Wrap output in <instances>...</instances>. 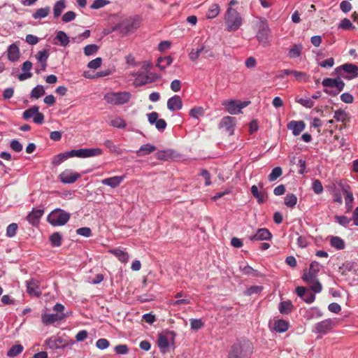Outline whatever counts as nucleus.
Wrapping results in <instances>:
<instances>
[{"instance_id": "nucleus-1", "label": "nucleus", "mask_w": 358, "mask_h": 358, "mask_svg": "<svg viewBox=\"0 0 358 358\" xmlns=\"http://www.w3.org/2000/svg\"><path fill=\"white\" fill-rule=\"evenodd\" d=\"M224 20L226 30L228 31H237L243 24L241 15L234 8L228 7L224 14Z\"/></svg>"}, {"instance_id": "nucleus-2", "label": "nucleus", "mask_w": 358, "mask_h": 358, "mask_svg": "<svg viewBox=\"0 0 358 358\" xmlns=\"http://www.w3.org/2000/svg\"><path fill=\"white\" fill-rule=\"evenodd\" d=\"M252 353V347L249 341H238L231 346L228 358H250Z\"/></svg>"}, {"instance_id": "nucleus-3", "label": "nucleus", "mask_w": 358, "mask_h": 358, "mask_svg": "<svg viewBox=\"0 0 358 358\" xmlns=\"http://www.w3.org/2000/svg\"><path fill=\"white\" fill-rule=\"evenodd\" d=\"M70 217V213L61 208H56L48 215L47 220L54 227L63 226L69 222Z\"/></svg>"}, {"instance_id": "nucleus-4", "label": "nucleus", "mask_w": 358, "mask_h": 358, "mask_svg": "<svg viewBox=\"0 0 358 358\" xmlns=\"http://www.w3.org/2000/svg\"><path fill=\"white\" fill-rule=\"evenodd\" d=\"M131 98L128 92H109L104 94L103 99L108 104L122 105L127 103Z\"/></svg>"}, {"instance_id": "nucleus-5", "label": "nucleus", "mask_w": 358, "mask_h": 358, "mask_svg": "<svg viewBox=\"0 0 358 358\" xmlns=\"http://www.w3.org/2000/svg\"><path fill=\"white\" fill-rule=\"evenodd\" d=\"M103 154V150L99 148H80L78 150H71L69 151V156L78 158H88L99 156Z\"/></svg>"}, {"instance_id": "nucleus-6", "label": "nucleus", "mask_w": 358, "mask_h": 358, "mask_svg": "<svg viewBox=\"0 0 358 358\" xmlns=\"http://www.w3.org/2000/svg\"><path fill=\"white\" fill-rule=\"evenodd\" d=\"M321 265L316 261H313L309 266L308 269L305 270L301 277L302 280L308 284H310L317 279V275L320 272Z\"/></svg>"}, {"instance_id": "nucleus-7", "label": "nucleus", "mask_w": 358, "mask_h": 358, "mask_svg": "<svg viewBox=\"0 0 358 358\" xmlns=\"http://www.w3.org/2000/svg\"><path fill=\"white\" fill-rule=\"evenodd\" d=\"M335 326V320L325 319L314 324L312 332L316 334L326 335L330 332Z\"/></svg>"}, {"instance_id": "nucleus-8", "label": "nucleus", "mask_w": 358, "mask_h": 358, "mask_svg": "<svg viewBox=\"0 0 358 358\" xmlns=\"http://www.w3.org/2000/svg\"><path fill=\"white\" fill-rule=\"evenodd\" d=\"M116 25L117 31L122 36L134 33L138 28V23L131 19L124 20Z\"/></svg>"}, {"instance_id": "nucleus-9", "label": "nucleus", "mask_w": 358, "mask_h": 358, "mask_svg": "<svg viewBox=\"0 0 358 358\" xmlns=\"http://www.w3.org/2000/svg\"><path fill=\"white\" fill-rule=\"evenodd\" d=\"M45 345L51 350H57L65 348L69 342L65 338L53 336L45 341Z\"/></svg>"}, {"instance_id": "nucleus-10", "label": "nucleus", "mask_w": 358, "mask_h": 358, "mask_svg": "<svg viewBox=\"0 0 358 358\" xmlns=\"http://www.w3.org/2000/svg\"><path fill=\"white\" fill-rule=\"evenodd\" d=\"M80 177V173L73 171L71 169H66L62 172L59 178L62 183L71 184L76 182Z\"/></svg>"}, {"instance_id": "nucleus-11", "label": "nucleus", "mask_w": 358, "mask_h": 358, "mask_svg": "<svg viewBox=\"0 0 358 358\" xmlns=\"http://www.w3.org/2000/svg\"><path fill=\"white\" fill-rule=\"evenodd\" d=\"M148 122L150 124H154L157 129L163 131L167 124L164 119H159V114L157 112H152L147 114Z\"/></svg>"}, {"instance_id": "nucleus-12", "label": "nucleus", "mask_w": 358, "mask_h": 358, "mask_svg": "<svg viewBox=\"0 0 358 358\" xmlns=\"http://www.w3.org/2000/svg\"><path fill=\"white\" fill-rule=\"evenodd\" d=\"M270 33V29L267 24H262L257 34V38L260 44L264 47H266L269 44L268 41V35Z\"/></svg>"}, {"instance_id": "nucleus-13", "label": "nucleus", "mask_w": 358, "mask_h": 358, "mask_svg": "<svg viewBox=\"0 0 358 358\" xmlns=\"http://www.w3.org/2000/svg\"><path fill=\"white\" fill-rule=\"evenodd\" d=\"M235 125L236 118L231 116H226L221 120L219 127L224 129L230 135H233Z\"/></svg>"}, {"instance_id": "nucleus-14", "label": "nucleus", "mask_w": 358, "mask_h": 358, "mask_svg": "<svg viewBox=\"0 0 358 358\" xmlns=\"http://www.w3.org/2000/svg\"><path fill=\"white\" fill-rule=\"evenodd\" d=\"M272 238V234L270 231L266 228H260L257 232L249 237L252 241H270Z\"/></svg>"}, {"instance_id": "nucleus-15", "label": "nucleus", "mask_w": 358, "mask_h": 358, "mask_svg": "<svg viewBox=\"0 0 358 358\" xmlns=\"http://www.w3.org/2000/svg\"><path fill=\"white\" fill-rule=\"evenodd\" d=\"M322 84L326 87L336 88L338 91H343L345 87V83L339 78H324Z\"/></svg>"}, {"instance_id": "nucleus-16", "label": "nucleus", "mask_w": 358, "mask_h": 358, "mask_svg": "<svg viewBox=\"0 0 358 358\" xmlns=\"http://www.w3.org/2000/svg\"><path fill=\"white\" fill-rule=\"evenodd\" d=\"M340 69H342L344 72L350 74L349 76H343L346 79H352L358 76V66L353 64H345L338 68L336 69V71H338Z\"/></svg>"}, {"instance_id": "nucleus-17", "label": "nucleus", "mask_w": 358, "mask_h": 358, "mask_svg": "<svg viewBox=\"0 0 358 358\" xmlns=\"http://www.w3.org/2000/svg\"><path fill=\"white\" fill-rule=\"evenodd\" d=\"M44 213L43 209L33 208L27 215V220L33 226H36L39 223L40 219Z\"/></svg>"}, {"instance_id": "nucleus-18", "label": "nucleus", "mask_w": 358, "mask_h": 358, "mask_svg": "<svg viewBox=\"0 0 358 358\" xmlns=\"http://www.w3.org/2000/svg\"><path fill=\"white\" fill-rule=\"evenodd\" d=\"M287 129L291 130L295 136H299L305 129L306 124L303 121L292 120L287 124Z\"/></svg>"}, {"instance_id": "nucleus-19", "label": "nucleus", "mask_w": 358, "mask_h": 358, "mask_svg": "<svg viewBox=\"0 0 358 358\" xmlns=\"http://www.w3.org/2000/svg\"><path fill=\"white\" fill-rule=\"evenodd\" d=\"M323 315L322 312L315 306L306 309L303 312V317L306 320L317 319Z\"/></svg>"}, {"instance_id": "nucleus-20", "label": "nucleus", "mask_w": 358, "mask_h": 358, "mask_svg": "<svg viewBox=\"0 0 358 358\" xmlns=\"http://www.w3.org/2000/svg\"><path fill=\"white\" fill-rule=\"evenodd\" d=\"M222 105L226 108L228 113L231 115H237L241 113L239 101L227 100L223 102Z\"/></svg>"}, {"instance_id": "nucleus-21", "label": "nucleus", "mask_w": 358, "mask_h": 358, "mask_svg": "<svg viewBox=\"0 0 358 358\" xmlns=\"http://www.w3.org/2000/svg\"><path fill=\"white\" fill-rule=\"evenodd\" d=\"M182 107V101L178 95H174L167 101V108L169 110L174 112L179 110Z\"/></svg>"}, {"instance_id": "nucleus-22", "label": "nucleus", "mask_w": 358, "mask_h": 358, "mask_svg": "<svg viewBox=\"0 0 358 358\" xmlns=\"http://www.w3.org/2000/svg\"><path fill=\"white\" fill-rule=\"evenodd\" d=\"M65 318L64 313H51V314H43L41 316V320L43 324H50L57 321L62 320Z\"/></svg>"}, {"instance_id": "nucleus-23", "label": "nucleus", "mask_w": 358, "mask_h": 358, "mask_svg": "<svg viewBox=\"0 0 358 358\" xmlns=\"http://www.w3.org/2000/svg\"><path fill=\"white\" fill-rule=\"evenodd\" d=\"M27 291L30 296H39L41 294L38 282L34 280L27 282Z\"/></svg>"}, {"instance_id": "nucleus-24", "label": "nucleus", "mask_w": 358, "mask_h": 358, "mask_svg": "<svg viewBox=\"0 0 358 358\" xmlns=\"http://www.w3.org/2000/svg\"><path fill=\"white\" fill-rule=\"evenodd\" d=\"M7 55L9 61L15 62L20 58V50L15 43L10 45L7 49Z\"/></svg>"}, {"instance_id": "nucleus-25", "label": "nucleus", "mask_w": 358, "mask_h": 358, "mask_svg": "<svg viewBox=\"0 0 358 358\" xmlns=\"http://www.w3.org/2000/svg\"><path fill=\"white\" fill-rule=\"evenodd\" d=\"M109 252L113 254L120 262L122 263H127L129 259V255L124 250L120 248L110 249Z\"/></svg>"}, {"instance_id": "nucleus-26", "label": "nucleus", "mask_w": 358, "mask_h": 358, "mask_svg": "<svg viewBox=\"0 0 358 358\" xmlns=\"http://www.w3.org/2000/svg\"><path fill=\"white\" fill-rule=\"evenodd\" d=\"M124 178V176H113L102 180L101 182L103 185L109 186L112 188H115L121 184Z\"/></svg>"}, {"instance_id": "nucleus-27", "label": "nucleus", "mask_w": 358, "mask_h": 358, "mask_svg": "<svg viewBox=\"0 0 358 358\" xmlns=\"http://www.w3.org/2000/svg\"><path fill=\"white\" fill-rule=\"evenodd\" d=\"M289 328V322L279 319L273 322V329L278 333H284L287 331Z\"/></svg>"}, {"instance_id": "nucleus-28", "label": "nucleus", "mask_w": 358, "mask_h": 358, "mask_svg": "<svg viewBox=\"0 0 358 358\" xmlns=\"http://www.w3.org/2000/svg\"><path fill=\"white\" fill-rule=\"evenodd\" d=\"M32 68V63L30 61H26L22 64V70L24 73H20L18 76V79L20 81L25 80L28 78H30L32 76V73L30 72V70Z\"/></svg>"}, {"instance_id": "nucleus-29", "label": "nucleus", "mask_w": 358, "mask_h": 358, "mask_svg": "<svg viewBox=\"0 0 358 358\" xmlns=\"http://www.w3.org/2000/svg\"><path fill=\"white\" fill-rule=\"evenodd\" d=\"M176 156V152L172 149L159 150L155 154V157L157 159L164 161L173 159Z\"/></svg>"}, {"instance_id": "nucleus-30", "label": "nucleus", "mask_w": 358, "mask_h": 358, "mask_svg": "<svg viewBox=\"0 0 358 358\" xmlns=\"http://www.w3.org/2000/svg\"><path fill=\"white\" fill-rule=\"evenodd\" d=\"M278 310L282 315H289L293 311L294 306L289 300L283 301L279 303Z\"/></svg>"}, {"instance_id": "nucleus-31", "label": "nucleus", "mask_w": 358, "mask_h": 358, "mask_svg": "<svg viewBox=\"0 0 358 358\" xmlns=\"http://www.w3.org/2000/svg\"><path fill=\"white\" fill-rule=\"evenodd\" d=\"M156 150V147L150 143L142 145L140 148L136 150V153L138 156H145L150 154Z\"/></svg>"}, {"instance_id": "nucleus-32", "label": "nucleus", "mask_w": 358, "mask_h": 358, "mask_svg": "<svg viewBox=\"0 0 358 358\" xmlns=\"http://www.w3.org/2000/svg\"><path fill=\"white\" fill-rule=\"evenodd\" d=\"M66 8V1L65 0H59L57 1L53 6V15L55 18H58L63 10Z\"/></svg>"}, {"instance_id": "nucleus-33", "label": "nucleus", "mask_w": 358, "mask_h": 358, "mask_svg": "<svg viewBox=\"0 0 358 358\" xmlns=\"http://www.w3.org/2000/svg\"><path fill=\"white\" fill-rule=\"evenodd\" d=\"M173 62V58L171 56L160 57L157 59L156 66L161 70H164L167 66H170Z\"/></svg>"}, {"instance_id": "nucleus-34", "label": "nucleus", "mask_w": 358, "mask_h": 358, "mask_svg": "<svg viewBox=\"0 0 358 358\" xmlns=\"http://www.w3.org/2000/svg\"><path fill=\"white\" fill-rule=\"evenodd\" d=\"M330 245L336 250H343L345 247V241L338 236H331L330 238Z\"/></svg>"}, {"instance_id": "nucleus-35", "label": "nucleus", "mask_w": 358, "mask_h": 358, "mask_svg": "<svg viewBox=\"0 0 358 358\" xmlns=\"http://www.w3.org/2000/svg\"><path fill=\"white\" fill-rule=\"evenodd\" d=\"M303 46L301 43L294 44L288 52V57L292 59L299 57L301 55Z\"/></svg>"}, {"instance_id": "nucleus-36", "label": "nucleus", "mask_w": 358, "mask_h": 358, "mask_svg": "<svg viewBox=\"0 0 358 358\" xmlns=\"http://www.w3.org/2000/svg\"><path fill=\"white\" fill-rule=\"evenodd\" d=\"M103 145L111 153H115L117 155H121L122 153V150L117 145H115L111 140L104 141Z\"/></svg>"}, {"instance_id": "nucleus-37", "label": "nucleus", "mask_w": 358, "mask_h": 358, "mask_svg": "<svg viewBox=\"0 0 358 358\" xmlns=\"http://www.w3.org/2000/svg\"><path fill=\"white\" fill-rule=\"evenodd\" d=\"M50 56L49 50L47 49H44L42 50H39L36 55V59L38 62L40 64H43V66L45 64H48V59Z\"/></svg>"}, {"instance_id": "nucleus-38", "label": "nucleus", "mask_w": 358, "mask_h": 358, "mask_svg": "<svg viewBox=\"0 0 358 358\" xmlns=\"http://www.w3.org/2000/svg\"><path fill=\"white\" fill-rule=\"evenodd\" d=\"M297 197L294 194L289 193L287 194L284 199L285 205L290 208L295 207L297 203Z\"/></svg>"}, {"instance_id": "nucleus-39", "label": "nucleus", "mask_w": 358, "mask_h": 358, "mask_svg": "<svg viewBox=\"0 0 358 358\" xmlns=\"http://www.w3.org/2000/svg\"><path fill=\"white\" fill-rule=\"evenodd\" d=\"M55 39L59 41L60 45L64 47H66L69 43V37L63 31H58L56 33Z\"/></svg>"}, {"instance_id": "nucleus-40", "label": "nucleus", "mask_w": 358, "mask_h": 358, "mask_svg": "<svg viewBox=\"0 0 358 358\" xmlns=\"http://www.w3.org/2000/svg\"><path fill=\"white\" fill-rule=\"evenodd\" d=\"M220 12V6L217 3H213L209 7L206 14V17L208 19H213L219 15Z\"/></svg>"}, {"instance_id": "nucleus-41", "label": "nucleus", "mask_w": 358, "mask_h": 358, "mask_svg": "<svg viewBox=\"0 0 358 358\" xmlns=\"http://www.w3.org/2000/svg\"><path fill=\"white\" fill-rule=\"evenodd\" d=\"M50 10V9L48 6L39 8L33 13L32 17L35 20L45 18L49 15Z\"/></svg>"}, {"instance_id": "nucleus-42", "label": "nucleus", "mask_w": 358, "mask_h": 358, "mask_svg": "<svg viewBox=\"0 0 358 358\" xmlns=\"http://www.w3.org/2000/svg\"><path fill=\"white\" fill-rule=\"evenodd\" d=\"M251 193L253 196L257 199L259 203H262L265 201V194L264 192L259 191L258 187L256 185L251 187Z\"/></svg>"}, {"instance_id": "nucleus-43", "label": "nucleus", "mask_w": 358, "mask_h": 358, "mask_svg": "<svg viewBox=\"0 0 358 358\" xmlns=\"http://www.w3.org/2000/svg\"><path fill=\"white\" fill-rule=\"evenodd\" d=\"M45 94V90L43 85H38L31 92V97L39 99Z\"/></svg>"}, {"instance_id": "nucleus-44", "label": "nucleus", "mask_w": 358, "mask_h": 358, "mask_svg": "<svg viewBox=\"0 0 358 358\" xmlns=\"http://www.w3.org/2000/svg\"><path fill=\"white\" fill-rule=\"evenodd\" d=\"M348 113L343 109H338L334 112V118L336 122H344L348 118Z\"/></svg>"}, {"instance_id": "nucleus-45", "label": "nucleus", "mask_w": 358, "mask_h": 358, "mask_svg": "<svg viewBox=\"0 0 358 358\" xmlns=\"http://www.w3.org/2000/svg\"><path fill=\"white\" fill-rule=\"evenodd\" d=\"M38 110H39V108L36 106H34L24 111L22 114V117L24 120H29L31 117L34 119V117L36 115V113H38Z\"/></svg>"}, {"instance_id": "nucleus-46", "label": "nucleus", "mask_w": 358, "mask_h": 358, "mask_svg": "<svg viewBox=\"0 0 358 358\" xmlns=\"http://www.w3.org/2000/svg\"><path fill=\"white\" fill-rule=\"evenodd\" d=\"M23 350V347L21 345H13L7 352V356L14 357L20 354Z\"/></svg>"}, {"instance_id": "nucleus-47", "label": "nucleus", "mask_w": 358, "mask_h": 358, "mask_svg": "<svg viewBox=\"0 0 358 358\" xmlns=\"http://www.w3.org/2000/svg\"><path fill=\"white\" fill-rule=\"evenodd\" d=\"M295 234L298 236L296 239V244L299 248H306L309 245L308 237L305 236H299L298 232Z\"/></svg>"}, {"instance_id": "nucleus-48", "label": "nucleus", "mask_w": 358, "mask_h": 358, "mask_svg": "<svg viewBox=\"0 0 358 358\" xmlns=\"http://www.w3.org/2000/svg\"><path fill=\"white\" fill-rule=\"evenodd\" d=\"M241 271L243 273L248 275H252L255 277L259 276V272L255 269H254L252 267H251L250 265L247 264L243 267H241Z\"/></svg>"}, {"instance_id": "nucleus-49", "label": "nucleus", "mask_w": 358, "mask_h": 358, "mask_svg": "<svg viewBox=\"0 0 358 358\" xmlns=\"http://www.w3.org/2000/svg\"><path fill=\"white\" fill-rule=\"evenodd\" d=\"M282 173V169L280 166L275 167L268 176V179L270 182L277 180Z\"/></svg>"}, {"instance_id": "nucleus-50", "label": "nucleus", "mask_w": 358, "mask_h": 358, "mask_svg": "<svg viewBox=\"0 0 358 358\" xmlns=\"http://www.w3.org/2000/svg\"><path fill=\"white\" fill-rule=\"evenodd\" d=\"M50 241L52 246L59 247L62 245V236L59 232H55L50 236Z\"/></svg>"}, {"instance_id": "nucleus-51", "label": "nucleus", "mask_w": 358, "mask_h": 358, "mask_svg": "<svg viewBox=\"0 0 358 358\" xmlns=\"http://www.w3.org/2000/svg\"><path fill=\"white\" fill-rule=\"evenodd\" d=\"M263 290V287L259 285H252L246 289L244 294L246 296H251L260 293Z\"/></svg>"}, {"instance_id": "nucleus-52", "label": "nucleus", "mask_w": 358, "mask_h": 358, "mask_svg": "<svg viewBox=\"0 0 358 358\" xmlns=\"http://www.w3.org/2000/svg\"><path fill=\"white\" fill-rule=\"evenodd\" d=\"M110 124L118 129H124L127 125L125 121L120 117H116L113 119Z\"/></svg>"}, {"instance_id": "nucleus-53", "label": "nucleus", "mask_w": 358, "mask_h": 358, "mask_svg": "<svg viewBox=\"0 0 358 358\" xmlns=\"http://www.w3.org/2000/svg\"><path fill=\"white\" fill-rule=\"evenodd\" d=\"M334 219L338 224L344 227H347L351 222V219L345 215H336Z\"/></svg>"}, {"instance_id": "nucleus-54", "label": "nucleus", "mask_w": 358, "mask_h": 358, "mask_svg": "<svg viewBox=\"0 0 358 358\" xmlns=\"http://www.w3.org/2000/svg\"><path fill=\"white\" fill-rule=\"evenodd\" d=\"M353 201H354V197H353L352 193L351 192H346L345 201V208H346L347 212H349L352 210Z\"/></svg>"}, {"instance_id": "nucleus-55", "label": "nucleus", "mask_w": 358, "mask_h": 358, "mask_svg": "<svg viewBox=\"0 0 358 358\" xmlns=\"http://www.w3.org/2000/svg\"><path fill=\"white\" fill-rule=\"evenodd\" d=\"M99 47L95 44H90L84 48V53L86 56H91L96 53Z\"/></svg>"}, {"instance_id": "nucleus-56", "label": "nucleus", "mask_w": 358, "mask_h": 358, "mask_svg": "<svg viewBox=\"0 0 358 358\" xmlns=\"http://www.w3.org/2000/svg\"><path fill=\"white\" fill-rule=\"evenodd\" d=\"M204 50V46L202 45L201 48L196 49H192L189 54V59L192 61H196L200 56V54Z\"/></svg>"}, {"instance_id": "nucleus-57", "label": "nucleus", "mask_w": 358, "mask_h": 358, "mask_svg": "<svg viewBox=\"0 0 358 358\" xmlns=\"http://www.w3.org/2000/svg\"><path fill=\"white\" fill-rule=\"evenodd\" d=\"M157 344L160 349H166L168 348L169 343L166 336L159 334Z\"/></svg>"}, {"instance_id": "nucleus-58", "label": "nucleus", "mask_w": 358, "mask_h": 358, "mask_svg": "<svg viewBox=\"0 0 358 358\" xmlns=\"http://www.w3.org/2000/svg\"><path fill=\"white\" fill-rule=\"evenodd\" d=\"M110 3L108 0H94L92 4L90 6V8L96 10L103 8L106 5Z\"/></svg>"}, {"instance_id": "nucleus-59", "label": "nucleus", "mask_w": 358, "mask_h": 358, "mask_svg": "<svg viewBox=\"0 0 358 358\" xmlns=\"http://www.w3.org/2000/svg\"><path fill=\"white\" fill-rule=\"evenodd\" d=\"M312 189L316 194H320L323 192V186L320 180H315L312 183Z\"/></svg>"}, {"instance_id": "nucleus-60", "label": "nucleus", "mask_w": 358, "mask_h": 358, "mask_svg": "<svg viewBox=\"0 0 358 358\" xmlns=\"http://www.w3.org/2000/svg\"><path fill=\"white\" fill-rule=\"evenodd\" d=\"M160 78V76H159L158 74L154 73H149L148 75L145 76V81H141L139 84L145 85L157 80Z\"/></svg>"}, {"instance_id": "nucleus-61", "label": "nucleus", "mask_w": 358, "mask_h": 358, "mask_svg": "<svg viewBox=\"0 0 358 358\" xmlns=\"http://www.w3.org/2000/svg\"><path fill=\"white\" fill-rule=\"evenodd\" d=\"M296 101L307 108H311L314 106V101L310 98H301Z\"/></svg>"}, {"instance_id": "nucleus-62", "label": "nucleus", "mask_w": 358, "mask_h": 358, "mask_svg": "<svg viewBox=\"0 0 358 358\" xmlns=\"http://www.w3.org/2000/svg\"><path fill=\"white\" fill-rule=\"evenodd\" d=\"M17 224L16 223L10 224L6 229V236L9 238H12L15 236L17 230Z\"/></svg>"}, {"instance_id": "nucleus-63", "label": "nucleus", "mask_w": 358, "mask_h": 358, "mask_svg": "<svg viewBox=\"0 0 358 358\" xmlns=\"http://www.w3.org/2000/svg\"><path fill=\"white\" fill-rule=\"evenodd\" d=\"M338 28L342 29H355V26H353L352 23L349 19L344 18L340 22Z\"/></svg>"}, {"instance_id": "nucleus-64", "label": "nucleus", "mask_w": 358, "mask_h": 358, "mask_svg": "<svg viewBox=\"0 0 358 358\" xmlns=\"http://www.w3.org/2000/svg\"><path fill=\"white\" fill-rule=\"evenodd\" d=\"M204 324L201 319H191L190 326L193 330H199L203 327Z\"/></svg>"}]
</instances>
